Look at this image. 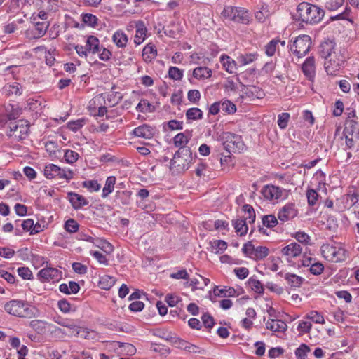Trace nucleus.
<instances>
[{"label":"nucleus","mask_w":359,"mask_h":359,"mask_svg":"<svg viewBox=\"0 0 359 359\" xmlns=\"http://www.w3.org/2000/svg\"><path fill=\"white\" fill-rule=\"evenodd\" d=\"M84 125L83 119H78L76 121H70L67 123V128L72 131H77Z\"/></svg>","instance_id":"obj_59"},{"label":"nucleus","mask_w":359,"mask_h":359,"mask_svg":"<svg viewBox=\"0 0 359 359\" xmlns=\"http://www.w3.org/2000/svg\"><path fill=\"white\" fill-rule=\"evenodd\" d=\"M82 186L90 191H97L100 189V185L97 180H88L82 182Z\"/></svg>","instance_id":"obj_47"},{"label":"nucleus","mask_w":359,"mask_h":359,"mask_svg":"<svg viewBox=\"0 0 359 359\" xmlns=\"http://www.w3.org/2000/svg\"><path fill=\"white\" fill-rule=\"evenodd\" d=\"M297 13L302 22L310 24L319 22L325 14L322 8L308 2L300 3L297 6Z\"/></svg>","instance_id":"obj_2"},{"label":"nucleus","mask_w":359,"mask_h":359,"mask_svg":"<svg viewBox=\"0 0 359 359\" xmlns=\"http://www.w3.org/2000/svg\"><path fill=\"white\" fill-rule=\"evenodd\" d=\"M136 109L142 113L151 112L153 107L147 100L143 99L137 105Z\"/></svg>","instance_id":"obj_45"},{"label":"nucleus","mask_w":359,"mask_h":359,"mask_svg":"<svg viewBox=\"0 0 359 359\" xmlns=\"http://www.w3.org/2000/svg\"><path fill=\"white\" fill-rule=\"evenodd\" d=\"M279 42V40L273 39L266 44L265 46V53L268 56H273L275 54L277 45Z\"/></svg>","instance_id":"obj_48"},{"label":"nucleus","mask_w":359,"mask_h":359,"mask_svg":"<svg viewBox=\"0 0 359 359\" xmlns=\"http://www.w3.org/2000/svg\"><path fill=\"white\" fill-rule=\"evenodd\" d=\"M112 40L118 48H124L127 45L128 39L123 31L118 30L113 34Z\"/></svg>","instance_id":"obj_26"},{"label":"nucleus","mask_w":359,"mask_h":359,"mask_svg":"<svg viewBox=\"0 0 359 359\" xmlns=\"http://www.w3.org/2000/svg\"><path fill=\"white\" fill-rule=\"evenodd\" d=\"M341 62L342 60L337 58L336 55L326 59L324 63L326 72L330 75H334L339 70Z\"/></svg>","instance_id":"obj_17"},{"label":"nucleus","mask_w":359,"mask_h":359,"mask_svg":"<svg viewBox=\"0 0 359 359\" xmlns=\"http://www.w3.org/2000/svg\"><path fill=\"white\" fill-rule=\"evenodd\" d=\"M257 58V55L256 53H249V54L240 55L237 58V60H238V62L241 65L244 66V65H247L252 63V62L256 60Z\"/></svg>","instance_id":"obj_39"},{"label":"nucleus","mask_w":359,"mask_h":359,"mask_svg":"<svg viewBox=\"0 0 359 359\" xmlns=\"http://www.w3.org/2000/svg\"><path fill=\"white\" fill-rule=\"evenodd\" d=\"M312 327V325L310 322L302 321L299 323L297 330L304 334L309 333Z\"/></svg>","instance_id":"obj_64"},{"label":"nucleus","mask_w":359,"mask_h":359,"mask_svg":"<svg viewBox=\"0 0 359 359\" xmlns=\"http://www.w3.org/2000/svg\"><path fill=\"white\" fill-rule=\"evenodd\" d=\"M6 90L10 94L20 95L21 86L18 83H13V84L5 86Z\"/></svg>","instance_id":"obj_60"},{"label":"nucleus","mask_w":359,"mask_h":359,"mask_svg":"<svg viewBox=\"0 0 359 359\" xmlns=\"http://www.w3.org/2000/svg\"><path fill=\"white\" fill-rule=\"evenodd\" d=\"M79 239L91 242L95 246L100 248L102 249H103L104 248H108L109 250H112V246L110 245V243H107L105 241H102L98 238H94L90 236H87L85 234H81Z\"/></svg>","instance_id":"obj_27"},{"label":"nucleus","mask_w":359,"mask_h":359,"mask_svg":"<svg viewBox=\"0 0 359 359\" xmlns=\"http://www.w3.org/2000/svg\"><path fill=\"white\" fill-rule=\"evenodd\" d=\"M266 327L274 332H283L287 328V324L280 320L278 319H269L266 323Z\"/></svg>","instance_id":"obj_21"},{"label":"nucleus","mask_w":359,"mask_h":359,"mask_svg":"<svg viewBox=\"0 0 359 359\" xmlns=\"http://www.w3.org/2000/svg\"><path fill=\"white\" fill-rule=\"evenodd\" d=\"M285 279L292 287H299L303 280L300 276L292 273L286 274Z\"/></svg>","instance_id":"obj_42"},{"label":"nucleus","mask_w":359,"mask_h":359,"mask_svg":"<svg viewBox=\"0 0 359 359\" xmlns=\"http://www.w3.org/2000/svg\"><path fill=\"white\" fill-rule=\"evenodd\" d=\"M168 74L170 78L174 80H180L183 76V71L176 67H171L169 69Z\"/></svg>","instance_id":"obj_51"},{"label":"nucleus","mask_w":359,"mask_h":359,"mask_svg":"<svg viewBox=\"0 0 359 359\" xmlns=\"http://www.w3.org/2000/svg\"><path fill=\"white\" fill-rule=\"evenodd\" d=\"M224 148L229 152H240L244 149L245 145L240 135L229 133H222L220 136Z\"/></svg>","instance_id":"obj_5"},{"label":"nucleus","mask_w":359,"mask_h":359,"mask_svg":"<svg viewBox=\"0 0 359 359\" xmlns=\"http://www.w3.org/2000/svg\"><path fill=\"white\" fill-rule=\"evenodd\" d=\"M38 277L43 283L50 280H57L61 277V272L54 267L46 266V268L40 270L38 273Z\"/></svg>","instance_id":"obj_12"},{"label":"nucleus","mask_w":359,"mask_h":359,"mask_svg":"<svg viewBox=\"0 0 359 359\" xmlns=\"http://www.w3.org/2000/svg\"><path fill=\"white\" fill-rule=\"evenodd\" d=\"M69 201L75 209L80 208L88 203L84 197L75 193L69 194Z\"/></svg>","instance_id":"obj_32"},{"label":"nucleus","mask_w":359,"mask_h":359,"mask_svg":"<svg viewBox=\"0 0 359 359\" xmlns=\"http://www.w3.org/2000/svg\"><path fill=\"white\" fill-rule=\"evenodd\" d=\"M85 46L88 53L95 54L101 50L99 39L94 36H89L88 37Z\"/></svg>","instance_id":"obj_24"},{"label":"nucleus","mask_w":359,"mask_h":359,"mask_svg":"<svg viewBox=\"0 0 359 359\" xmlns=\"http://www.w3.org/2000/svg\"><path fill=\"white\" fill-rule=\"evenodd\" d=\"M191 154L189 149L177 151L172 160L174 166L179 167L180 169H187L191 161Z\"/></svg>","instance_id":"obj_11"},{"label":"nucleus","mask_w":359,"mask_h":359,"mask_svg":"<svg viewBox=\"0 0 359 359\" xmlns=\"http://www.w3.org/2000/svg\"><path fill=\"white\" fill-rule=\"evenodd\" d=\"M60 291L67 294H76L80 289L79 284L74 281H69L68 285L63 283L60 285Z\"/></svg>","instance_id":"obj_30"},{"label":"nucleus","mask_w":359,"mask_h":359,"mask_svg":"<svg viewBox=\"0 0 359 359\" xmlns=\"http://www.w3.org/2000/svg\"><path fill=\"white\" fill-rule=\"evenodd\" d=\"M222 15L226 20L241 24H248L250 18L247 10L233 6L224 7Z\"/></svg>","instance_id":"obj_3"},{"label":"nucleus","mask_w":359,"mask_h":359,"mask_svg":"<svg viewBox=\"0 0 359 359\" xmlns=\"http://www.w3.org/2000/svg\"><path fill=\"white\" fill-rule=\"evenodd\" d=\"M48 27V25L46 22L35 21L33 27L26 32L27 37L30 39L42 37L46 34Z\"/></svg>","instance_id":"obj_13"},{"label":"nucleus","mask_w":359,"mask_h":359,"mask_svg":"<svg viewBox=\"0 0 359 359\" xmlns=\"http://www.w3.org/2000/svg\"><path fill=\"white\" fill-rule=\"evenodd\" d=\"M308 203L309 205H314L318 198V193L314 189H309L306 193Z\"/></svg>","instance_id":"obj_54"},{"label":"nucleus","mask_w":359,"mask_h":359,"mask_svg":"<svg viewBox=\"0 0 359 359\" xmlns=\"http://www.w3.org/2000/svg\"><path fill=\"white\" fill-rule=\"evenodd\" d=\"M334 43L332 41H324L320 46V54L325 60L330 58L335 55Z\"/></svg>","instance_id":"obj_22"},{"label":"nucleus","mask_w":359,"mask_h":359,"mask_svg":"<svg viewBox=\"0 0 359 359\" xmlns=\"http://www.w3.org/2000/svg\"><path fill=\"white\" fill-rule=\"evenodd\" d=\"M242 93L250 100L253 99H261L264 96V92L255 86H243Z\"/></svg>","instance_id":"obj_19"},{"label":"nucleus","mask_w":359,"mask_h":359,"mask_svg":"<svg viewBox=\"0 0 359 359\" xmlns=\"http://www.w3.org/2000/svg\"><path fill=\"white\" fill-rule=\"evenodd\" d=\"M344 0H327L325 6L327 9L334 11L341 7Z\"/></svg>","instance_id":"obj_56"},{"label":"nucleus","mask_w":359,"mask_h":359,"mask_svg":"<svg viewBox=\"0 0 359 359\" xmlns=\"http://www.w3.org/2000/svg\"><path fill=\"white\" fill-rule=\"evenodd\" d=\"M64 157L68 163H74L78 160L79 154L72 150H67Z\"/></svg>","instance_id":"obj_57"},{"label":"nucleus","mask_w":359,"mask_h":359,"mask_svg":"<svg viewBox=\"0 0 359 359\" xmlns=\"http://www.w3.org/2000/svg\"><path fill=\"white\" fill-rule=\"evenodd\" d=\"M221 110L228 114H233L236 111V107L233 103L226 100L221 103Z\"/></svg>","instance_id":"obj_49"},{"label":"nucleus","mask_w":359,"mask_h":359,"mask_svg":"<svg viewBox=\"0 0 359 359\" xmlns=\"http://www.w3.org/2000/svg\"><path fill=\"white\" fill-rule=\"evenodd\" d=\"M306 318L311 320L318 324H325L324 317L316 311H311L307 315Z\"/></svg>","instance_id":"obj_46"},{"label":"nucleus","mask_w":359,"mask_h":359,"mask_svg":"<svg viewBox=\"0 0 359 359\" xmlns=\"http://www.w3.org/2000/svg\"><path fill=\"white\" fill-rule=\"evenodd\" d=\"M157 55V50L154 45L147 44L142 50V57L146 62H151Z\"/></svg>","instance_id":"obj_29"},{"label":"nucleus","mask_w":359,"mask_h":359,"mask_svg":"<svg viewBox=\"0 0 359 359\" xmlns=\"http://www.w3.org/2000/svg\"><path fill=\"white\" fill-rule=\"evenodd\" d=\"M212 248L215 254H221L226 249L227 243L222 240L215 241L212 244Z\"/></svg>","instance_id":"obj_43"},{"label":"nucleus","mask_w":359,"mask_h":359,"mask_svg":"<svg viewBox=\"0 0 359 359\" xmlns=\"http://www.w3.org/2000/svg\"><path fill=\"white\" fill-rule=\"evenodd\" d=\"M82 20L86 25L95 27L97 25V18L93 14L86 13L83 15Z\"/></svg>","instance_id":"obj_50"},{"label":"nucleus","mask_w":359,"mask_h":359,"mask_svg":"<svg viewBox=\"0 0 359 359\" xmlns=\"http://www.w3.org/2000/svg\"><path fill=\"white\" fill-rule=\"evenodd\" d=\"M31 261L33 266L36 269L43 266L45 264L47 266L48 263L46 258L38 254H32Z\"/></svg>","instance_id":"obj_41"},{"label":"nucleus","mask_w":359,"mask_h":359,"mask_svg":"<svg viewBox=\"0 0 359 359\" xmlns=\"http://www.w3.org/2000/svg\"><path fill=\"white\" fill-rule=\"evenodd\" d=\"M263 224L267 227H274L278 224L277 218L272 215H266L263 217Z\"/></svg>","instance_id":"obj_53"},{"label":"nucleus","mask_w":359,"mask_h":359,"mask_svg":"<svg viewBox=\"0 0 359 359\" xmlns=\"http://www.w3.org/2000/svg\"><path fill=\"white\" fill-rule=\"evenodd\" d=\"M320 252L323 257L331 262H339L346 259V251L341 247L334 246L330 244H323L321 246Z\"/></svg>","instance_id":"obj_4"},{"label":"nucleus","mask_w":359,"mask_h":359,"mask_svg":"<svg viewBox=\"0 0 359 359\" xmlns=\"http://www.w3.org/2000/svg\"><path fill=\"white\" fill-rule=\"evenodd\" d=\"M310 351V348L305 344H302L296 349L295 355L297 359H306L307 353Z\"/></svg>","instance_id":"obj_44"},{"label":"nucleus","mask_w":359,"mask_h":359,"mask_svg":"<svg viewBox=\"0 0 359 359\" xmlns=\"http://www.w3.org/2000/svg\"><path fill=\"white\" fill-rule=\"evenodd\" d=\"M18 275L23 279L29 280L32 276V273L27 267H20L18 269Z\"/></svg>","instance_id":"obj_63"},{"label":"nucleus","mask_w":359,"mask_h":359,"mask_svg":"<svg viewBox=\"0 0 359 359\" xmlns=\"http://www.w3.org/2000/svg\"><path fill=\"white\" fill-rule=\"evenodd\" d=\"M115 283V280L109 276H103L100 278L98 285L101 289L109 290Z\"/></svg>","instance_id":"obj_34"},{"label":"nucleus","mask_w":359,"mask_h":359,"mask_svg":"<svg viewBox=\"0 0 359 359\" xmlns=\"http://www.w3.org/2000/svg\"><path fill=\"white\" fill-rule=\"evenodd\" d=\"M311 39L308 35H300L297 36L290 46V50L298 58L304 57L310 50Z\"/></svg>","instance_id":"obj_7"},{"label":"nucleus","mask_w":359,"mask_h":359,"mask_svg":"<svg viewBox=\"0 0 359 359\" xmlns=\"http://www.w3.org/2000/svg\"><path fill=\"white\" fill-rule=\"evenodd\" d=\"M74 332H76L77 336L84 339H93L95 335V332L94 331L77 325Z\"/></svg>","instance_id":"obj_36"},{"label":"nucleus","mask_w":359,"mask_h":359,"mask_svg":"<svg viewBox=\"0 0 359 359\" xmlns=\"http://www.w3.org/2000/svg\"><path fill=\"white\" fill-rule=\"evenodd\" d=\"M116 180V177L114 176L107 177L105 185L102 189V197H107L113 191Z\"/></svg>","instance_id":"obj_33"},{"label":"nucleus","mask_w":359,"mask_h":359,"mask_svg":"<svg viewBox=\"0 0 359 359\" xmlns=\"http://www.w3.org/2000/svg\"><path fill=\"white\" fill-rule=\"evenodd\" d=\"M221 62L222 63L223 67L225 70L230 73L233 74L236 72V62L231 59L229 56L222 55L220 57Z\"/></svg>","instance_id":"obj_28"},{"label":"nucleus","mask_w":359,"mask_h":359,"mask_svg":"<svg viewBox=\"0 0 359 359\" xmlns=\"http://www.w3.org/2000/svg\"><path fill=\"white\" fill-rule=\"evenodd\" d=\"M22 227L25 231H30L31 233H37L39 231L38 229L34 227V221L32 219H28L25 220L22 224Z\"/></svg>","instance_id":"obj_58"},{"label":"nucleus","mask_w":359,"mask_h":359,"mask_svg":"<svg viewBox=\"0 0 359 359\" xmlns=\"http://www.w3.org/2000/svg\"><path fill=\"white\" fill-rule=\"evenodd\" d=\"M165 302L168 304L170 306H175L180 302V298L176 294H169L165 297Z\"/></svg>","instance_id":"obj_62"},{"label":"nucleus","mask_w":359,"mask_h":359,"mask_svg":"<svg viewBox=\"0 0 359 359\" xmlns=\"http://www.w3.org/2000/svg\"><path fill=\"white\" fill-rule=\"evenodd\" d=\"M233 226L236 230V232L238 233L240 236H243L246 234L248 231V226L246 225V222L245 219H238L234 221Z\"/></svg>","instance_id":"obj_35"},{"label":"nucleus","mask_w":359,"mask_h":359,"mask_svg":"<svg viewBox=\"0 0 359 359\" xmlns=\"http://www.w3.org/2000/svg\"><path fill=\"white\" fill-rule=\"evenodd\" d=\"M290 114L288 113H282L278 115V125L281 129H284L287 126Z\"/></svg>","instance_id":"obj_55"},{"label":"nucleus","mask_w":359,"mask_h":359,"mask_svg":"<svg viewBox=\"0 0 359 359\" xmlns=\"http://www.w3.org/2000/svg\"><path fill=\"white\" fill-rule=\"evenodd\" d=\"M302 252L301 245L297 243H291L281 250L282 254L287 259L297 257L302 254Z\"/></svg>","instance_id":"obj_15"},{"label":"nucleus","mask_w":359,"mask_h":359,"mask_svg":"<svg viewBox=\"0 0 359 359\" xmlns=\"http://www.w3.org/2000/svg\"><path fill=\"white\" fill-rule=\"evenodd\" d=\"M65 229L69 233H75L79 229V224L74 219H69L65 222Z\"/></svg>","instance_id":"obj_52"},{"label":"nucleus","mask_w":359,"mask_h":359,"mask_svg":"<svg viewBox=\"0 0 359 359\" xmlns=\"http://www.w3.org/2000/svg\"><path fill=\"white\" fill-rule=\"evenodd\" d=\"M4 309L8 313L20 318H31L39 314L35 306L20 300L9 301L5 304Z\"/></svg>","instance_id":"obj_1"},{"label":"nucleus","mask_w":359,"mask_h":359,"mask_svg":"<svg viewBox=\"0 0 359 359\" xmlns=\"http://www.w3.org/2000/svg\"><path fill=\"white\" fill-rule=\"evenodd\" d=\"M344 135L354 136L355 138H359V126L357 121L354 120H348L346 122L344 129Z\"/></svg>","instance_id":"obj_23"},{"label":"nucleus","mask_w":359,"mask_h":359,"mask_svg":"<svg viewBox=\"0 0 359 359\" xmlns=\"http://www.w3.org/2000/svg\"><path fill=\"white\" fill-rule=\"evenodd\" d=\"M272 13L269 5L266 4H262L259 8V11H257L255 16L256 19L260 22H264Z\"/></svg>","instance_id":"obj_25"},{"label":"nucleus","mask_w":359,"mask_h":359,"mask_svg":"<svg viewBox=\"0 0 359 359\" xmlns=\"http://www.w3.org/2000/svg\"><path fill=\"white\" fill-rule=\"evenodd\" d=\"M186 116L189 120L196 121L202 118L203 112L198 108H190L187 111Z\"/></svg>","instance_id":"obj_38"},{"label":"nucleus","mask_w":359,"mask_h":359,"mask_svg":"<svg viewBox=\"0 0 359 359\" xmlns=\"http://www.w3.org/2000/svg\"><path fill=\"white\" fill-rule=\"evenodd\" d=\"M304 75L309 79L313 80L316 75L315 59L313 57H308L302 66Z\"/></svg>","instance_id":"obj_18"},{"label":"nucleus","mask_w":359,"mask_h":359,"mask_svg":"<svg viewBox=\"0 0 359 359\" xmlns=\"http://www.w3.org/2000/svg\"><path fill=\"white\" fill-rule=\"evenodd\" d=\"M188 100L192 103H196L201 98V93L198 90H190L187 93Z\"/></svg>","instance_id":"obj_61"},{"label":"nucleus","mask_w":359,"mask_h":359,"mask_svg":"<svg viewBox=\"0 0 359 359\" xmlns=\"http://www.w3.org/2000/svg\"><path fill=\"white\" fill-rule=\"evenodd\" d=\"M242 250L246 256L255 260L263 259L269 255V249L266 247H255L252 242L245 243Z\"/></svg>","instance_id":"obj_9"},{"label":"nucleus","mask_w":359,"mask_h":359,"mask_svg":"<svg viewBox=\"0 0 359 359\" xmlns=\"http://www.w3.org/2000/svg\"><path fill=\"white\" fill-rule=\"evenodd\" d=\"M44 175L48 179L58 177L60 179L69 180L73 178V172L71 170L61 169L55 164H48L45 166Z\"/></svg>","instance_id":"obj_10"},{"label":"nucleus","mask_w":359,"mask_h":359,"mask_svg":"<svg viewBox=\"0 0 359 359\" xmlns=\"http://www.w3.org/2000/svg\"><path fill=\"white\" fill-rule=\"evenodd\" d=\"M29 128V122L26 120H18L9 123L8 135L14 140L19 141L26 138Z\"/></svg>","instance_id":"obj_6"},{"label":"nucleus","mask_w":359,"mask_h":359,"mask_svg":"<svg viewBox=\"0 0 359 359\" xmlns=\"http://www.w3.org/2000/svg\"><path fill=\"white\" fill-rule=\"evenodd\" d=\"M261 193L265 199L275 201L286 198L289 191L274 185H266L262 188Z\"/></svg>","instance_id":"obj_8"},{"label":"nucleus","mask_w":359,"mask_h":359,"mask_svg":"<svg viewBox=\"0 0 359 359\" xmlns=\"http://www.w3.org/2000/svg\"><path fill=\"white\" fill-rule=\"evenodd\" d=\"M212 71L206 67H198L194 69L193 76L197 79H205L210 78Z\"/></svg>","instance_id":"obj_31"},{"label":"nucleus","mask_w":359,"mask_h":359,"mask_svg":"<svg viewBox=\"0 0 359 359\" xmlns=\"http://www.w3.org/2000/svg\"><path fill=\"white\" fill-rule=\"evenodd\" d=\"M155 133V130L148 126V125H142L137 128H135L133 130V134L139 137H142L144 139H151L153 137Z\"/></svg>","instance_id":"obj_20"},{"label":"nucleus","mask_w":359,"mask_h":359,"mask_svg":"<svg viewBox=\"0 0 359 359\" xmlns=\"http://www.w3.org/2000/svg\"><path fill=\"white\" fill-rule=\"evenodd\" d=\"M134 24L136 28L135 35L134 37V43L136 45H140L143 43L146 39L147 29L144 23L141 20L135 22Z\"/></svg>","instance_id":"obj_16"},{"label":"nucleus","mask_w":359,"mask_h":359,"mask_svg":"<svg viewBox=\"0 0 359 359\" xmlns=\"http://www.w3.org/2000/svg\"><path fill=\"white\" fill-rule=\"evenodd\" d=\"M189 138L184 133H179L174 137V144L177 147H180V150H183L185 148V145L188 143Z\"/></svg>","instance_id":"obj_37"},{"label":"nucleus","mask_w":359,"mask_h":359,"mask_svg":"<svg viewBox=\"0 0 359 359\" xmlns=\"http://www.w3.org/2000/svg\"><path fill=\"white\" fill-rule=\"evenodd\" d=\"M213 292L216 296L233 297L236 295V290L233 287H224V289H218L217 287L214 289Z\"/></svg>","instance_id":"obj_40"},{"label":"nucleus","mask_w":359,"mask_h":359,"mask_svg":"<svg viewBox=\"0 0 359 359\" xmlns=\"http://www.w3.org/2000/svg\"><path fill=\"white\" fill-rule=\"evenodd\" d=\"M298 214V210L294 203H287L280 209L278 218L283 222L294 218Z\"/></svg>","instance_id":"obj_14"}]
</instances>
